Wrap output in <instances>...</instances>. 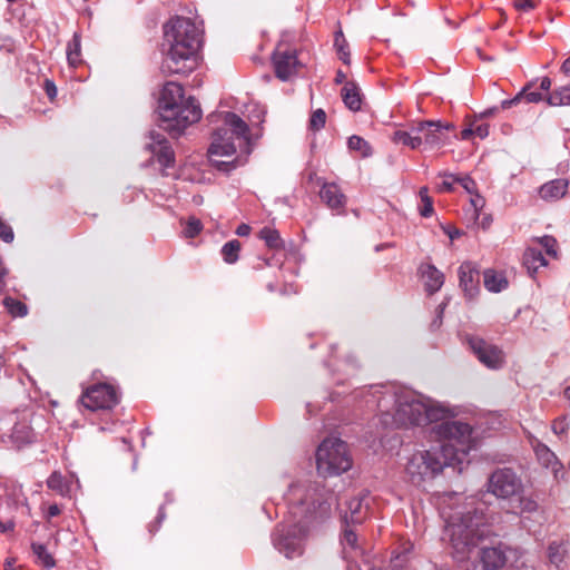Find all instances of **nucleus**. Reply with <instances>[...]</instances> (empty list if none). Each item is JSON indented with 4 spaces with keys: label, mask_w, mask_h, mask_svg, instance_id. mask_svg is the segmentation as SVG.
I'll return each mask as SVG.
<instances>
[{
    "label": "nucleus",
    "mask_w": 570,
    "mask_h": 570,
    "mask_svg": "<svg viewBox=\"0 0 570 570\" xmlns=\"http://www.w3.org/2000/svg\"><path fill=\"white\" fill-rule=\"evenodd\" d=\"M420 273L424 282V288L429 294H434L444 284V274L432 264H422Z\"/></svg>",
    "instance_id": "obj_19"
},
{
    "label": "nucleus",
    "mask_w": 570,
    "mask_h": 570,
    "mask_svg": "<svg viewBox=\"0 0 570 570\" xmlns=\"http://www.w3.org/2000/svg\"><path fill=\"white\" fill-rule=\"evenodd\" d=\"M550 87H551V80H550V78H548V77H543V78L541 79V82H540V89H541L542 91H546V92H547V91H549Z\"/></svg>",
    "instance_id": "obj_57"
},
{
    "label": "nucleus",
    "mask_w": 570,
    "mask_h": 570,
    "mask_svg": "<svg viewBox=\"0 0 570 570\" xmlns=\"http://www.w3.org/2000/svg\"><path fill=\"white\" fill-rule=\"evenodd\" d=\"M33 553L37 556L38 561L46 568L55 567L56 562L53 557L47 551V548L40 543H32Z\"/></svg>",
    "instance_id": "obj_31"
},
{
    "label": "nucleus",
    "mask_w": 570,
    "mask_h": 570,
    "mask_svg": "<svg viewBox=\"0 0 570 570\" xmlns=\"http://www.w3.org/2000/svg\"><path fill=\"white\" fill-rule=\"evenodd\" d=\"M472 136H474L473 125H471L470 127H468L461 131V138L464 140L470 139Z\"/></svg>",
    "instance_id": "obj_55"
},
{
    "label": "nucleus",
    "mask_w": 570,
    "mask_h": 570,
    "mask_svg": "<svg viewBox=\"0 0 570 570\" xmlns=\"http://www.w3.org/2000/svg\"><path fill=\"white\" fill-rule=\"evenodd\" d=\"M420 196H421V199L423 200V196H428V188L426 187H423L420 189Z\"/></svg>",
    "instance_id": "obj_63"
},
{
    "label": "nucleus",
    "mask_w": 570,
    "mask_h": 570,
    "mask_svg": "<svg viewBox=\"0 0 570 570\" xmlns=\"http://www.w3.org/2000/svg\"><path fill=\"white\" fill-rule=\"evenodd\" d=\"M316 465L318 473L323 475L346 472L352 466L346 443L336 438L325 439L317 449Z\"/></svg>",
    "instance_id": "obj_9"
},
{
    "label": "nucleus",
    "mask_w": 570,
    "mask_h": 570,
    "mask_svg": "<svg viewBox=\"0 0 570 570\" xmlns=\"http://www.w3.org/2000/svg\"><path fill=\"white\" fill-rule=\"evenodd\" d=\"M200 31L188 18L176 17L164 27L161 70L187 75L198 65Z\"/></svg>",
    "instance_id": "obj_4"
},
{
    "label": "nucleus",
    "mask_w": 570,
    "mask_h": 570,
    "mask_svg": "<svg viewBox=\"0 0 570 570\" xmlns=\"http://www.w3.org/2000/svg\"><path fill=\"white\" fill-rule=\"evenodd\" d=\"M60 513V509L57 504H52L48 508V518H53Z\"/></svg>",
    "instance_id": "obj_58"
},
{
    "label": "nucleus",
    "mask_w": 570,
    "mask_h": 570,
    "mask_svg": "<svg viewBox=\"0 0 570 570\" xmlns=\"http://www.w3.org/2000/svg\"><path fill=\"white\" fill-rule=\"evenodd\" d=\"M520 94H523L521 96V99H525V101L528 102H540L542 100H547V97L549 95H543L542 92H539V91H528V89L525 88L523 91H521Z\"/></svg>",
    "instance_id": "obj_41"
},
{
    "label": "nucleus",
    "mask_w": 570,
    "mask_h": 570,
    "mask_svg": "<svg viewBox=\"0 0 570 570\" xmlns=\"http://www.w3.org/2000/svg\"><path fill=\"white\" fill-rule=\"evenodd\" d=\"M13 528H14V523L12 521H8V522L0 521V532L1 533L11 531V530H13Z\"/></svg>",
    "instance_id": "obj_56"
},
{
    "label": "nucleus",
    "mask_w": 570,
    "mask_h": 570,
    "mask_svg": "<svg viewBox=\"0 0 570 570\" xmlns=\"http://www.w3.org/2000/svg\"><path fill=\"white\" fill-rule=\"evenodd\" d=\"M569 181L563 178L552 179L539 188V196L544 202H557L563 198L568 191Z\"/></svg>",
    "instance_id": "obj_18"
},
{
    "label": "nucleus",
    "mask_w": 570,
    "mask_h": 570,
    "mask_svg": "<svg viewBox=\"0 0 570 570\" xmlns=\"http://www.w3.org/2000/svg\"><path fill=\"white\" fill-rule=\"evenodd\" d=\"M518 509H519L520 513H532V512L537 511L538 503L531 498L521 497V498H519Z\"/></svg>",
    "instance_id": "obj_39"
},
{
    "label": "nucleus",
    "mask_w": 570,
    "mask_h": 570,
    "mask_svg": "<svg viewBox=\"0 0 570 570\" xmlns=\"http://www.w3.org/2000/svg\"><path fill=\"white\" fill-rule=\"evenodd\" d=\"M523 264L527 269L533 274L540 267H544L548 265L547 259L542 255L541 250L533 245L529 246L523 254Z\"/></svg>",
    "instance_id": "obj_23"
},
{
    "label": "nucleus",
    "mask_w": 570,
    "mask_h": 570,
    "mask_svg": "<svg viewBox=\"0 0 570 570\" xmlns=\"http://www.w3.org/2000/svg\"><path fill=\"white\" fill-rule=\"evenodd\" d=\"M259 237L265 242V244L272 249H279L284 247V243L281 238L279 233L276 229L264 227L259 232Z\"/></svg>",
    "instance_id": "obj_28"
},
{
    "label": "nucleus",
    "mask_w": 570,
    "mask_h": 570,
    "mask_svg": "<svg viewBox=\"0 0 570 570\" xmlns=\"http://www.w3.org/2000/svg\"><path fill=\"white\" fill-rule=\"evenodd\" d=\"M334 46H335V48L337 50L340 59L344 63L350 65V62H351V55H350V51H348V45H347V42H346L342 31L336 32L335 40H334Z\"/></svg>",
    "instance_id": "obj_34"
},
{
    "label": "nucleus",
    "mask_w": 570,
    "mask_h": 570,
    "mask_svg": "<svg viewBox=\"0 0 570 570\" xmlns=\"http://www.w3.org/2000/svg\"><path fill=\"white\" fill-rule=\"evenodd\" d=\"M423 207L421 208V215L429 217L433 213L432 199L429 196H423Z\"/></svg>",
    "instance_id": "obj_49"
},
{
    "label": "nucleus",
    "mask_w": 570,
    "mask_h": 570,
    "mask_svg": "<svg viewBox=\"0 0 570 570\" xmlns=\"http://www.w3.org/2000/svg\"><path fill=\"white\" fill-rule=\"evenodd\" d=\"M460 287L470 298L475 297L480 291V271L471 262H464L458 269Z\"/></svg>",
    "instance_id": "obj_14"
},
{
    "label": "nucleus",
    "mask_w": 570,
    "mask_h": 570,
    "mask_svg": "<svg viewBox=\"0 0 570 570\" xmlns=\"http://www.w3.org/2000/svg\"><path fill=\"white\" fill-rule=\"evenodd\" d=\"M273 62L276 76L283 81L291 79L299 66L295 51H281L279 49L275 51Z\"/></svg>",
    "instance_id": "obj_15"
},
{
    "label": "nucleus",
    "mask_w": 570,
    "mask_h": 570,
    "mask_svg": "<svg viewBox=\"0 0 570 570\" xmlns=\"http://www.w3.org/2000/svg\"><path fill=\"white\" fill-rule=\"evenodd\" d=\"M249 233H250V227L246 224L239 225L236 229V234L242 237L249 235Z\"/></svg>",
    "instance_id": "obj_52"
},
{
    "label": "nucleus",
    "mask_w": 570,
    "mask_h": 570,
    "mask_svg": "<svg viewBox=\"0 0 570 570\" xmlns=\"http://www.w3.org/2000/svg\"><path fill=\"white\" fill-rule=\"evenodd\" d=\"M456 183V177L453 175H448L443 179V181L438 186L440 191H451L453 189V185Z\"/></svg>",
    "instance_id": "obj_47"
},
{
    "label": "nucleus",
    "mask_w": 570,
    "mask_h": 570,
    "mask_svg": "<svg viewBox=\"0 0 570 570\" xmlns=\"http://www.w3.org/2000/svg\"><path fill=\"white\" fill-rule=\"evenodd\" d=\"M483 284L492 293H500L509 285L507 277L494 269H485L483 272Z\"/></svg>",
    "instance_id": "obj_22"
},
{
    "label": "nucleus",
    "mask_w": 570,
    "mask_h": 570,
    "mask_svg": "<svg viewBox=\"0 0 570 570\" xmlns=\"http://www.w3.org/2000/svg\"><path fill=\"white\" fill-rule=\"evenodd\" d=\"M377 410L385 425L426 426L429 434L432 426L443 421H454L449 417V410L421 394L411 391L383 393L377 400Z\"/></svg>",
    "instance_id": "obj_3"
},
{
    "label": "nucleus",
    "mask_w": 570,
    "mask_h": 570,
    "mask_svg": "<svg viewBox=\"0 0 570 570\" xmlns=\"http://www.w3.org/2000/svg\"><path fill=\"white\" fill-rule=\"evenodd\" d=\"M326 121V114L323 109L315 110L309 119V127L314 130H320L324 127Z\"/></svg>",
    "instance_id": "obj_38"
},
{
    "label": "nucleus",
    "mask_w": 570,
    "mask_h": 570,
    "mask_svg": "<svg viewBox=\"0 0 570 570\" xmlns=\"http://www.w3.org/2000/svg\"><path fill=\"white\" fill-rule=\"evenodd\" d=\"M456 183H459L470 195L476 193L475 183L470 177H461L456 178Z\"/></svg>",
    "instance_id": "obj_46"
},
{
    "label": "nucleus",
    "mask_w": 570,
    "mask_h": 570,
    "mask_svg": "<svg viewBox=\"0 0 570 570\" xmlns=\"http://www.w3.org/2000/svg\"><path fill=\"white\" fill-rule=\"evenodd\" d=\"M452 127L450 122L440 120L417 121L411 125L407 130H396L392 140L413 150H435L446 144L448 132Z\"/></svg>",
    "instance_id": "obj_7"
},
{
    "label": "nucleus",
    "mask_w": 570,
    "mask_h": 570,
    "mask_svg": "<svg viewBox=\"0 0 570 570\" xmlns=\"http://www.w3.org/2000/svg\"><path fill=\"white\" fill-rule=\"evenodd\" d=\"M413 544L405 543L400 551L394 552L386 566H372L368 570H405L411 560Z\"/></svg>",
    "instance_id": "obj_20"
},
{
    "label": "nucleus",
    "mask_w": 570,
    "mask_h": 570,
    "mask_svg": "<svg viewBox=\"0 0 570 570\" xmlns=\"http://www.w3.org/2000/svg\"><path fill=\"white\" fill-rule=\"evenodd\" d=\"M435 441L428 450L414 452L405 471L411 482L421 484L434 479L445 466L462 472L469 464V451L473 448L472 429L461 421H443L432 426L429 434Z\"/></svg>",
    "instance_id": "obj_1"
},
{
    "label": "nucleus",
    "mask_w": 570,
    "mask_h": 570,
    "mask_svg": "<svg viewBox=\"0 0 570 570\" xmlns=\"http://www.w3.org/2000/svg\"><path fill=\"white\" fill-rule=\"evenodd\" d=\"M119 401L114 386L101 383L87 389L81 396V403L90 411L109 410Z\"/></svg>",
    "instance_id": "obj_10"
},
{
    "label": "nucleus",
    "mask_w": 570,
    "mask_h": 570,
    "mask_svg": "<svg viewBox=\"0 0 570 570\" xmlns=\"http://www.w3.org/2000/svg\"><path fill=\"white\" fill-rule=\"evenodd\" d=\"M46 92L49 96V98H55L57 95V88L53 82L47 80L46 81Z\"/></svg>",
    "instance_id": "obj_51"
},
{
    "label": "nucleus",
    "mask_w": 570,
    "mask_h": 570,
    "mask_svg": "<svg viewBox=\"0 0 570 570\" xmlns=\"http://www.w3.org/2000/svg\"><path fill=\"white\" fill-rule=\"evenodd\" d=\"M548 556L550 562L559 567L564 559V550L559 543L552 542L548 548Z\"/></svg>",
    "instance_id": "obj_36"
},
{
    "label": "nucleus",
    "mask_w": 570,
    "mask_h": 570,
    "mask_svg": "<svg viewBox=\"0 0 570 570\" xmlns=\"http://www.w3.org/2000/svg\"><path fill=\"white\" fill-rule=\"evenodd\" d=\"M285 500L291 514L297 520L293 527L277 528L273 542L281 553L292 559L303 552V540L306 537L303 519L328 515L337 502V497L318 482L303 481L288 488Z\"/></svg>",
    "instance_id": "obj_2"
},
{
    "label": "nucleus",
    "mask_w": 570,
    "mask_h": 570,
    "mask_svg": "<svg viewBox=\"0 0 570 570\" xmlns=\"http://www.w3.org/2000/svg\"><path fill=\"white\" fill-rule=\"evenodd\" d=\"M342 544H343L344 558H346V559L353 557L352 552H354L356 554L360 550V548L357 547V535L350 528V525H345V528H344Z\"/></svg>",
    "instance_id": "obj_25"
},
{
    "label": "nucleus",
    "mask_w": 570,
    "mask_h": 570,
    "mask_svg": "<svg viewBox=\"0 0 570 570\" xmlns=\"http://www.w3.org/2000/svg\"><path fill=\"white\" fill-rule=\"evenodd\" d=\"M464 212V220L468 224V226H474L478 220L481 212L475 210L473 213V208L468 206L463 209Z\"/></svg>",
    "instance_id": "obj_43"
},
{
    "label": "nucleus",
    "mask_w": 570,
    "mask_h": 570,
    "mask_svg": "<svg viewBox=\"0 0 570 570\" xmlns=\"http://www.w3.org/2000/svg\"><path fill=\"white\" fill-rule=\"evenodd\" d=\"M522 489L521 480L510 469L493 472L489 479V491L498 498H509Z\"/></svg>",
    "instance_id": "obj_11"
},
{
    "label": "nucleus",
    "mask_w": 570,
    "mask_h": 570,
    "mask_svg": "<svg viewBox=\"0 0 570 570\" xmlns=\"http://www.w3.org/2000/svg\"><path fill=\"white\" fill-rule=\"evenodd\" d=\"M481 561L488 569H498L505 563V556L499 547H481Z\"/></svg>",
    "instance_id": "obj_21"
},
{
    "label": "nucleus",
    "mask_w": 570,
    "mask_h": 570,
    "mask_svg": "<svg viewBox=\"0 0 570 570\" xmlns=\"http://www.w3.org/2000/svg\"><path fill=\"white\" fill-rule=\"evenodd\" d=\"M564 396L570 400V386L564 390Z\"/></svg>",
    "instance_id": "obj_64"
},
{
    "label": "nucleus",
    "mask_w": 570,
    "mask_h": 570,
    "mask_svg": "<svg viewBox=\"0 0 570 570\" xmlns=\"http://www.w3.org/2000/svg\"><path fill=\"white\" fill-rule=\"evenodd\" d=\"M0 238L6 243H11L13 240V232L12 228L0 219Z\"/></svg>",
    "instance_id": "obj_44"
},
{
    "label": "nucleus",
    "mask_w": 570,
    "mask_h": 570,
    "mask_svg": "<svg viewBox=\"0 0 570 570\" xmlns=\"http://www.w3.org/2000/svg\"><path fill=\"white\" fill-rule=\"evenodd\" d=\"M317 184L321 186L320 197L322 202L332 210L343 212L346 205V196L338 185L324 181L321 178L317 179Z\"/></svg>",
    "instance_id": "obj_16"
},
{
    "label": "nucleus",
    "mask_w": 570,
    "mask_h": 570,
    "mask_svg": "<svg viewBox=\"0 0 570 570\" xmlns=\"http://www.w3.org/2000/svg\"><path fill=\"white\" fill-rule=\"evenodd\" d=\"M469 346L478 360L491 370L501 368L504 364V354L495 345L480 337H470Z\"/></svg>",
    "instance_id": "obj_12"
},
{
    "label": "nucleus",
    "mask_w": 570,
    "mask_h": 570,
    "mask_svg": "<svg viewBox=\"0 0 570 570\" xmlns=\"http://www.w3.org/2000/svg\"><path fill=\"white\" fill-rule=\"evenodd\" d=\"M47 485L49 489L58 492L61 495H65L68 491L67 484L63 481V478L60 473L53 472L47 480Z\"/></svg>",
    "instance_id": "obj_35"
},
{
    "label": "nucleus",
    "mask_w": 570,
    "mask_h": 570,
    "mask_svg": "<svg viewBox=\"0 0 570 570\" xmlns=\"http://www.w3.org/2000/svg\"><path fill=\"white\" fill-rule=\"evenodd\" d=\"M443 229H444V233L449 236V238L451 240L459 238L463 234L460 229H458L455 227L448 226V227H444Z\"/></svg>",
    "instance_id": "obj_50"
},
{
    "label": "nucleus",
    "mask_w": 570,
    "mask_h": 570,
    "mask_svg": "<svg viewBox=\"0 0 570 570\" xmlns=\"http://www.w3.org/2000/svg\"><path fill=\"white\" fill-rule=\"evenodd\" d=\"M473 125V131L474 136L479 137L480 139H484L489 135V125L488 124H472Z\"/></svg>",
    "instance_id": "obj_48"
},
{
    "label": "nucleus",
    "mask_w": 570,
    "mask_h": 570,
    "mask_svg": "<svg viewBox=\"0 0 570 570\" xmlns=\"http://www.w3.org/2000/svg\"><path fill=\"white\" fill-rule=\"evenodd\" d=\"M160 127L171 135H180L202 117V109L191 97L185 98L179 83L167 82L159 99Z\"/></svg>",
    "instance_id": "obj_6"
},
{
    "label": "nucleus",
    "mask_w": 570,
    "mask_h": 570,
    "mask_svg": "<svg viewBox=\"0 0 570 570\" xmlns=\"http://www.w3.org/2000/svg\"><path fill=\"white\" fill-rule=\"evenodd\" d=\"M535 453L539 459L543 462L544 465L550 466L552 462L556 460V455L551 452L546 445L539 444L535 448Z\"/></svg>",
    "instance_id": "obj_37"
},
{
    "label": "nucleus",
    "mask_w": 570,
    "mask_h": 570,
    "mask_svg": "<svg viewBox=\"0 0 570 570\" xmlns=\"http://www.w3.org/2000/svg\"><path fill=\"white\" fill-rule=\"evenodd\" d=\"M202 230V223L197 218H190L185 228L186 237L193 238Z\"/></svg>",
    "instance_id": "obj_40"
},
{
    "label": "nucleus",
    "mask_w": 570,
    "mask_h": 570,
    "mask_svg": "<svg viewBox=\"0 0 570 570\" xmlns=\"http://www.w3.org/2000/svg\"><path fill=\"white\" fill-rule=\"evenodd\" d=\"M513 7L521 12H528L533 10L537 7V3L533 0H514Z\"/></svg>",
    "instance_id": "obj_42"
},
{
    "label": "nucleus",
    "mask_w": 570,
    "mask_h": 570,
    "mask_svg": "<svg viewBox=\"0 0 570 570\" xmlns=\"http://www.w3.org/2000/svg\"><path fill=\"white\" fill-rule=\"evenodd\" d=\"M150 139L151 142L147 145V148L156 155L164 169L171 168L175 163V155L166 138L158 132H151Z\"/></svg>",
    "instance_id": "obj_17"
},
{
    "label": "nucleus",
    "mask_w": 570,
    "mask_h": 570,
    "mask_svg": "<svg viewBox=\"0 0 570 570\" xmlns=\"http://www.w3.org/2000/svg\"><path fill=\"white\" fill-rule=\"evenodd\" d=\"M522 95L523 94H518L513 99L502 101V108H510L511 106L518 104Z\"/></svg>",
    "instance_id": "obj_53"
},
{
    "label": "nucleus",
    "mask_w": 570,
    "mask_h": 570,
    "mask_svg": "<svg viewBox=\"0 0 570 570\" xmlns=\"http://www.w3.org/2000/svg\"><path fill=\"white\" fill-rule=\"evenodd\" d=\"M3 304H4L6 308L8 309V312L14 317L16 316L23 317L28 314L27 305L16 298L6 297L3 299Z\"/></svg>",
    "instance_id": "obj_32"
},
{
    "label": "nucleus",
    "mask_w": 570,
    "mask_h": 570,
    "mask_svg": "<svg viewBox=\"0 0 570 570\" xmlns=\"http://www.w3.org/2000/svg\"><path fill=\"white\" fill-rule=\"evenodd\" d=\"M239 250L240 243L237 239L227 242L222 248L224 261L228 264L235 263L238 259Z\"/></svg>",
    "instance_id": "obj_30"
},
{
    "label": "nucleus",
    "mask_w": 570,
    "mask_h": 570,
    "mask_svg": "<svg viewBox=\"0 0 570 570\" xmlns=\"http://www.w3.org/2000/svg\"><path fill=\"white\" fill-rule=\"evenodd\" d=\"M7 274H8V271L4 267L2 261L0 259V291L4 286V277L7 276Z\"/></svg>",
    "instance_id": "obj_54"
},
{
    "label": "nucleus",
    "mask_w": 570,
    "mask_h": 570,
    "mask_svg": "<svg viewBox=\"0 0 570 570\" xmlns=\"http://www.w3.org/2000/svg\"><path fill=\"white\" fill-rule=\"evenodd\" d=\"M490 535L489 520L483 509L454 513L446 520L444 538L456 561H465L471 552Z\"/></svg>",
    "instance_id": "obj_5"
},
{
    "label": "nucleus",
    "mask_w": 570,
    "mask_h": 570,
    "mask_svg": "<svg viewBox=\"0 0 570 570\" xmlns=\"http://www.w3.org/2000/svg\"><path fill=\"white\" fill-rule=\"evenodd\" d=\"M371 498L367 492H362L346 499L344 508L341 509V517L345 525L362 523L370 510Z\"/></svg>",
    "instance_id": "obj_13"
},
{
    "label": "nucleus",
    "mask_w": 570,
    "mask_h": 570,
    "mask_svg": "<svg viewBox=\"0 0 570 570\" xmlns=\"http://www.w3.org/2000/svg\"><path fill=\"white\" fill-rule=\"evenodd\" d=\"M342 98L345 106L356 111L361 108V96L357 86L354 82H346L342 89Z\"/></svg>",
    "instance_id": "obj_24"
},
{
    "label": "nucleus",
    "mask_w": 570,
    "mask_h": 570,
    "mask_svg": "<svg viewBox=\"0 0 570 570\" xmlns=\"http://www.w3.org/2000/svg\"><path fill=\"white\" fill-rule=\"evenodd\" d=\"M493 112H494V109H489V110L482 112L481 117H489V116L493 115Z\"/></svg>",
    "instance_id": "obj_62"
},
{
    "label": "nucleus",
    "mask_w": 570,
    "mask_h": 570,
    "mask_svg": "<svg viewBox=\"0 0 570 570\" xmlns=\"http://www.w3.org/2000/svg\"><path fill=\"white\" fill-rule=\"evenodd\" d=\"M16 559L14 558H8L4 561V570H16L14 569Z\"/></svg>",
    "instance_id": "obj_60"
},
{
    "label": "nucleus",
    "mask_w": 570,
    "mask_h": 570,
    "mask_svg": "<svg viewBox=\"0 0 570 570\" xmlns=\"http://www.w3.org/2000/svg\"><path fill=\"white\" fill-rule=\"evenodd\" d=\"M220 121L214 134L208 154L212 160L214 157H228L236 153L235 140H248L247 124L234 112H222L217 116Z\"/></svg>",
    "instance_id": "obj_8"
},
{
    "label": "nucleus",
    "mask_w": 570,
    "mask_h": 570,
    "mask_svg": "<svg viewBox=\"0 0 570 570\" xmlns=\"http://www.w3.org/2000/svg\"><path fill=\"white\" fill-rule=\"evenodd\" d=\"M470 196L471 197H470L469 206L473 208V213L475 210L481 212L485 205L484 198L481 195H479L478 193H474Z\"/></svg>",
    "instance_id": "obj_45"
},
{
    "label": "nucleus",
    "mask_w": 570,
    "mask_h": 570,
    "mask_svg": "<svg viewBox=\"0 0 570 570\" xmlns=\"http://www.w3.org/2000/svg\"><path fill=\"white\" fill-rule=\"evenodd\" d=\"M345 79H346V75H345L343 71L338 70V71L336 72L335 81H336L337 83H342V82H344V81H345Z\"/></svg>",
    "instance_id": "obj_61"
},
{
    "label": "nucleus",
    "mask_w": 570,
    "mask_h": 570,
    "mask_svg": "<svg viewBox=\"0 0 570 570\" xmlns=\"http://www.w3.org/2000/svg\"><path fill=\"white\" fill-rule=\"evenodd\" d=\"M532 243L542 247L548 256L553 258L558 257V243L553 236L544 235L542 237H535L532 239Z\"/></svg>",
    "instance_id": "obj_29"
},
{
    "label": "nucleus",
    "mask_w": 570,
    "mask_h": 570,
    "mask_svg": "<svg viewBox=\"0 0 570 570\" xmlns=\"http://www.w3.org/2000/svg\"><path fill=\"white\" fill-rule=\"evenodd\" d=\"M67 59L71 67H77L81 63V40L80 35L75 33L72 39L67 45Z\"/></svg>",
    "instance_id": "obj_26"
},
{
    "label": "nucleus",
    "mask_w": 570,
    "mask_h": 570,
    "mask_svg": "<svg viewBox=\"0 0 570 570\" xmlns=\"http://www.w3.org/2000/svg\"><path fill=\"white\" fill-rule=\"evenodd\" d=\"M561 71L567 76V77H570V57L567 58L562 66H561Z\"/></svg>",
    "instance_id": "obj_59"
},
{
    "label": "nucleus",
    "mask_w": 570,
    "mask_h": 570,
    "mask_svg": "<svg viewBox=\"0 0 570 570\" xmlns=\"http://www.w3.org/2000/svg\"><path fill=\"white\" fill-rule=\"evenodd\" d=\"M347 145L351 150L358 151L362 157H367L372 154L368 142L360 136H351Z\"/></svg>",
    "instance_id": "obj_33"
},
{
    "label": "nucleus",
    "mask_w": 570,
    "mask_h": 570,
    "mask_svg": "<svg viewBox=\"0 0 570 570\" xmlns=\"http://www.w3.org/2000/svg\"><path fill=\"white\" fill-rule=\"evenodd\" d=\"M547 102L550 106L559 107V106H569L570 105V83L568 86H562L553 90L547 97Z\"/></svg>",
    "instance_id": "obj_27"
}]
</instances>
